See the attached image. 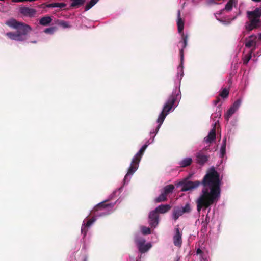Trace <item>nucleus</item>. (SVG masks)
Segmentation results:
<instances>
[{"label": "nucleus", "mask_w": 261, "mask_h": 261, "mask_svg": "<svg viewBox=\"0 0 261 261\" xmlns=\"http://www.w3.org/2000/svg\"><path fill=\"white\" fill-rule=\"evenodd\" d=\"M189 175L182 183V191H187L203 186L201 193L196 201L197 211L200 213L201 210H206L219 200L221 195V180L219 173L214 167L211 168L203 177L201 182L188 181Z\"/></svg>", "instance_id": "obj_1"}, {"label": "nucleus", "mask_w": 261, "mask_h": 261, "mask_svg": "<svg viewBox=\"0 0 261 261\" xmlns=\"http://www.w3.org/2000/svg\"><path fill=\"white\" fill-rule=\"evenodd\" d=\"M6 24L8 26L17 30V32H10L6 34V35L11 40L23 41L27 39L26 36L32 31V28L21 22H19L14 18L7 21Z\"/></svg>", "instance_id": "obj_2"}, {"label": "nucleus", "mask_w": 261, "mask_h": 261, "mask_svg": "<svg viewBox=\"0 0 261 261\" xmlns=\"http://www.w3.org/2000/svg\"><path fill=\"white\" fill-rule=\"evenodd\" d=\"M180 91L176 88L173 90L172 94L168 97L161 113L158 117L157 122L159 124L156 128L155 133L159 130L168 113L173 107L176 106V102L180 98Z\"/></svg>", "instance_id": "obj_3"}, {"label": "nucleus", "mask_w": 261, "mask_h": 261, "mask_svg": "<svg viewBox=\"0 0 261 261\" xmlns=\"http://www.w3.org/2000/svg\"><path fill=\"white\" fill-rule=\"evenodd\" d=\"M148 145L147 144L144 145L140 149L139 152L135 155L133 158L130 167L128 168L127 174L125 175L124 178V182L125 184L126 181L128 182L129 179L128 177L130 175H132L135 171L137 170L139 167V164L140 162L141 158L143 155L145 150L147 148Z\"/></svg>", "instance_id": "obj_4"}, {"label": "nucleus", "mask_w": 261, "mask_h": 261, "mask_svg": "<svg viewBox=\"0 0 261 261\" xmlns=\"http://www.w3.org/2000/svg\"><path fill=\"white\" fill-rule=\"evenodd\" d=\"M258 10L247 12V16L249 20L246 22L245 28L247 31H251L254 29H256L261 26V20L259 15L260 13Z\"/></svg>", "instance_id": "obj_5"}, {"label": "nucleus", "mask_w": 261, "mask_h": 261, "mask_svg": "<svg viewBox=\"0 0 261 261\" xmlns=\"http://www.w3.org/2000/svg\"><path fill=\"white\" fill-rule=\"evenodd\" d=\"M180 11L179 10L177 14V24L178 27V31L179 33H181L182 40L179 43H182V48L180 49V56L181 59V64H182L184 60V49L186 47L188 43V35L184 34L183 30L184 27V21L180 16Z\"/></svg>", "instance_id": "obj_6"}, {"label": "nucleus", "mask_w": 261, "mask_h": 261, "mask_svg": "<svg viewBox=\"0 0 261 261\" xmlns=\"http://www.w3.org/2000/svg\"><path fill=\"white\" fill-rule=\"evenodd\" d=\"M192 211L190 204L187 203L184 206H175L173 211V218L174 220H177L180 216L184 214H189Z\"/></svg>", "instance_id": "obj_7"}, {"label": "nucleus", "mask_w": 261, "mask_h": 261, "mask_svg": "<svg viewBox=\"0 0 261 261\" xmlns=\"http://www.w3.org/2000/svg\"><path fill=\"white\" fill-rule=\"evenodd\" d=\"M135 242L137 246L139 251L141 253L146 252L151 247L150 243L145 244V240L142 238L136 237L135 239Z\"/></svg>", "instance_id": "obj_8"}, {"label": "nucleus", "mask_w": 261, "mask_h": 261, "mask_svg": "<svg viewBox=\"0 0 261 261\" xmlns=\"http://www.w3.org/2000/svg\"><path fill=\"white\" fill-rule=\"evenodd\" d=\"M19 12L23 16L32 18L35 16L37 11L34 8L22 6L19 7Z\"/></svg>", "instance_id": "obj_9"}, {"label": "nucleus", "mask_w": 261, "mask_h": 261, "mask_svg": "<svg viewBox=\"0 0 261 261\" xmlns=\"http://www.w3.org/2000/svg\"><path fill=\"white\" fill-rule=\"evenodd\" d=\"M175 233L173 236L174 245L178 247H180L182 244V232L180 231L178 225L175 228Z\"/></svg>", "instance_id": "obj_10"}, {"label": "nucleus", "mask_w": 261, "mask_h": 261, "mask_svg": "<svg viewBox=\"0 0 261 261\" xmlns=\"http://www.w3.org/2000/svg\"><path fill=\"white\" fill-rule=\"evenodd\" d=\"M149 223L151 227H155L159 223V216L154 210L150 212L149 214Z\"/></svg>", "instance_id": "obj_11"}, {"label": "nucleus", "mask_w": 261, "mask_h": 261, "mask_svg": "<svg viewBox=\"0 0 261 261\" xmlns=\"http://www.w3.org/2000/svg\"><path fill=\"white\" fill-rule=\"evenodd\" d=\"M208 158L209 156L201 151L196 154V162L200 165H203L208 161Z\"/></svg>", "instance_id": "obj_12"}, {"label": "nucleus", "mask_w": 261, "mask_h": 261, "mask_svg": "<svg viewBox=\"0 0 261 261\" xmlns=\"http://www.w3.org/2000/svg\"><path fill=\"white\" fill-rule=\"evenodd\" d=\"M107 201H104L98 203V204H97L94 207L93 211L95 212H97L98 211L105 210V208H106L107 207L112 208L114 206V204H112V203L106 204V202Z\"/></svg>", "instance_id": "obj_13"}, {"label": "nucleus", "mask_w": 261, "mask_h": 261, "mask_svg": "<svg viewBox=\"0 0 261 261\" xmlns=\"http://www.w3.org/2000/svg\"><path fill=\"white\" fill-rule=\"evenodd\" d=\"M95 220L96 219L94 217H92L91 219H89L86 223L82 225L81 228V233L83 234L84 237L86 235L88 227H89Z\"/></svg>", "instance_id": "obj_14"}, {"label": "nucleus", "mask_w": 261, "mask_h": 261, "mask_svg": "<svg viewBox=\"0 0 261 261\" xmlns=\"http://www.w3.org/2000/svg\"><path fill=\"white\" fill-rule=\"evenodd\" d=\"M256 36L255 35H250L249 38L246 39L245 46L247 48L255 47L256 43Z\"/></svg>", "instance_id": "obj_15"}, {"label": "nucleus", "mask_w": 261, "mask_h": 261, "mask_svg": "<svg viewBox=\"0 0 261 261\" xmlns=\"http://www.w3.org/2000/svg\"><path fill=\"white\" fill-rule=\"evenodd\" d=\"M171 208V206L169 204H161L157 206L154 211L159 214H165L168 212Z\"/></svg>", "instance_id": "obj_16"}, {"label": "nucleus", "mask_w": 261, "mask_h": 261, "mask_svg": "<svg viewBox=\"0 0 261 261\" xmlns=\"http://www.w3.org/2000/svg\"><path fill=\"white\" fill-rule=\"evenodd\" d=\"M216 129L213 128L208 133V135L204 138L206 143H211L216 140Z\"/></svg>", "instance_id": "obj_17"}, {"label": "nucleus", "mask_w": 261, "mask_h": 261, "mask_svg": "<svg viewBox=\"0 0 261 261\" xmlns=\"http://www.w3.org/2000/svg\"><path fill=\"white\" fill-rule=\"evenodd\" d=\"M51 17L49 16L46 15L40 19L39 24L43 26H47L51 22Z\"/></svg>", "instance_id": "obj_18"}, {"label": "nucleus", "mask_w": 261, "mask_h": 261, "mask_svg": "<svg viewBox=\"0 0 261 261\" xmlns=\"http://www.w3.org/2000/svg\"><path fill=\"white\" fill-rule=\"evenodd\" d=\"M174 188V186L173 185L170 184L165 186L162 192L167 196L169 194L172 193Z\"/></svg>", "instance_id": "obj_19"}, {"label": "nucleus", "mask_w": 261, "mask_h": 261, "mask_svg": "<svg viewBox=\"0 0 261 261\" xmlns=\"http://www.w3.org/2000/svg\"><path fill=\"white\" fill-rule=\"evenodd\" d=\"M167 200V196L162 192L161 194L154 200L155 203H160Z\"/></svg>", "instance_id": "obj_20"}, {"label": "nucleus", "mask_w": 261, "mask_h": 261, "mask_svg": "<svg viewBox=\"0 0 261 261\" xmlns=\"http://www.w3.org/2000/svg\"><path fill=\"white\" fill-rule=\"evenodd\" d=\"M72 3L70 5L71 8H78L83 5L86 0H71Z\"/></svg>", "instance_id": "obj_21"}, {"label": "nucleus", "mask_w": 261, "mask_h": 261, "mask_svg": "<svg viewBox=\"0 0 261 261\" xmlns=\"http://www.w3.org/2000/svg\"><path fill=\"white\" fill-rule=\"evenodd\" d=\"M67 6V4L64 3H54L49 4L46 5L48 8L59 7L60 8H64Z\"/></svg>", "instance_id": "obj_22"}, {"label": "nucleus", "mask_w": 261, "mask_h": 261, "mask_svg": "<svg viewBox=\"0 0 261 261\" xmlns=\"http://www.w3.org/2000/svg\"><path fill=\"white\" fill-rule=\"evenodd\" d=\"M192 159L190 158H187L182 160L180 163V166L181 167H185L189 166L192 163Z\"/></svg>", "instance_id": "obj_23"}, {"label": "nucleus", "mask_w": 261, "mask_h": 261, "mask_svg": "<svg viewBox=\"0 0 261 261\" xmlns=\"http://www.w3.org/2000/svg\"><path fill=\"white\" fill-rule=\"evenodd\" d=\"M236 110L231 107L227 111L226 114L225 115V119L228 121L230 117L236 112Z\"/></svg>", "instance_id": "obj_24"}, {"label": "nucleus", "mask_w": 261, "mask_h": 261, "mask_svg": "<svg viewBox=\"0 0 261 261\" xmlns=\"http://www.w3.org/2000/svg\"><path fill=\"white\" fill-rule=\"evenodd\" d=\"M233 4L234 0H229L226 4L224 10H226L227 11H231L233 8Z\"/></svg>", "instance_id": "obj_25"}, {"label": "nucleus", "mask_w": 261, "mask_h": 261, "mask_svg": "<svg viewBox=\"0 0 261 261\" xmlns=\"http://www.w3.org/2000/svg\"><path fill=\"white\" fill-rule=\"evenodd\" d=\"M229 93V91L226 88H224L222 91L219 94V96L226 98L228 97Z\"/></svg>", "instance_id": "obj_26"}, {"label": "nucleus", "mask_w": 261, "mask_h": 261, "mask_svg": "<svg viewBox=\"0 0 261 261\" xmlns=\"http://www.w3.org/2000/svg\"><path fill=\"white\" fill-rule=\"evenodd\" d=\"M58 25L60 27H62L63 28H68L70 27V25L69 24V23L67 21H64V20H60L58 23Z\"/></svg>", "instance_id": "obj_27"}, {"label": "nucleus", "mask_w": 261, "mask_h": 261, "mask_svg": "<svg viewBox=\"0 0 261 261\" xmlns=\"http://www.w3.org/2000/svg\"><path fill=\"white\" fill-rule=\"evenodd\" d=\"M57 28L56 27H50L46 28L44 30V32L46 34H53L56 30Z\"/></svg>", "instance_id": "obj_28"}, {"label": "nucleus", "mask_w": 261, "mask_h": 261, "mask_svg": "<svg viewBox=\"0 0 261 261\" xmlns=\"http://www.w3.org/2000/svg\"><path fill=\"white\" fill-rule=\"evenodd\" d=\"M226 138L223 140V144L221 148V153L222 156L225 154L226 151Z\"/></svg>", "instance_id": "obj_29"}, {"label": "nucleus", "mask_w": 261, "mask_h": 261, "mask_svg": "<svg viewBox=\"0 0 261 261\" xmlns=\"http://www.w3.org/2000/svg\"><path fill=\"white\" fill-rule=\"evenodd\" d=\"M141 230L143 234H149L151 233L150 228L145 226H143Z\"/></svg>", "instance_id": "obj_30"}, {"label": "nucleus", "mask_w": 261, "mask_h": 261, "mask_svg": "<svg viewBox=\"0 0 261 261\" xmlns=\"http://www.w3.org/2000/svg\"><path fill=\"white\" fill-rule=\"evenodd\" d=\"M241 103V100L240 99H238L233 103V105L231 107L237 111V109L240 107Z\"/></svg>", "instance_id": "obj_31"}, {"label": "nucleus", "mask_w": 261, "mask_h": 261, "mask_svg": "<svg viewBox=\"0 0 261 261\" xmlns=\"http://www.w3.org/2000/svg\"><path fill=\"white\" fill-rule=\"evenodd\" d=\"M251 57V54L248 55H246L243 58V64L246 65Z\"/></svg>", "instance_id": "obj_32"}, {"label": "nucleus", "mask_w": 261, "mask_h": 261, "mask_svg": "<svg viewBox=\"0 0 261 261\" xmlns=\"http://www.w3.org/2000/svg\"><path fill=\"white\" fill-rule=\"evenodd\" d=\"M93 6L90 3H88L85 7V11H88Z\"/></svg>", "instance_id": "obj_33"}, {"label": "nucleus", "mask_w": 261, "mask_h": 261, "mask_svg": "<svg viewBox=\"0 0 261 261\" xmlns=\"http://www.w3.org/2000/svg\"><path fill=\"white\" fill-rule=\"evenodd\" d=\"M209 222H210V217L208 216V214H207L206 215V217H205L204 221H203L202 222H204V223L208 224Z\"/></svg>", "instance_id": "obj_34"}, {"label": "nucleus", "mask_w": 261, "mask_h": 261, "mask_svg": "<svg viewBox=\"0 0 261 261\" xmlns=\"http://www.w3.org/2000/svg\"><path fill=\"white\" fill-rule=\"evenodd\" d=\"M220 100H221V99H220V97L219 96L217 97L216 100L214 101V105H216L220 101Z\"/></svg>", "instance_id": "obj_35"}, {"label": "nucleus", "mask_w": 261, "mask_h": 261, "mask_svg": "<svg viewBox=\"0 0 261 261\" xmlns=\"http://www.w3.org/2000/svg\"><path fill=\"white\" fill-rule=\"evenodd\" d=\"M99 0H91L89 3H90L92 5H95Z\"/></svg>", "instance_id": "obj_36"}, {"label": "nucleus", "mask_w": 261, "mask_h": 261, "mask_svg": "<svg viewBox=\"0 0 261 261\" xmlns=\"http://www.w3.org/2000/svg\"><path fill=\"white\" fill-rule=\"evenodd\" d=\"M202 251L200 248H198L196 250V254H202Z\"/></svg>", "instance_id": "obj_37"}, {"label": "nucleus", "mask_w": 261, "mask_h": 261, "mask_svg": "<svg viewBox=\"0 0 261 261\" xmlns=\"http://www.w3.org/2000/svg\"><path fill=\"white\" fill-rule=\"evenodd\" d=\"M207 224H207V223H204V222H202L201 225H202V228H204V229L206 228Z\"/></svg>", "instance_id": "obj_38"}, {"label": "nucleus", "mask_w": 261, "mask_h": 261, "mask_svg": "<svg viewBox=\"0 0 261 261\" xmlns=\"http://www.w3.org/2000/svg\"><path fill=\"white\" fill-rule=\"evenodd\" d=\"M180 260V257L177 256L176 258H175V261H179Z\"/></svg>", "instance_id": "obj_39"}, {"label": "nucleus", "mask_w": 261, "mask_h": 261, "mask_svg": "<svg viewBox=\"0 0 261 261\" xmlns=\"http://www.w3.org/2000/svg\"><path fill=\"white\" fill-rule=\"evenodd\" d=\"M252 1L253 2H259L261 1V0H252Z\"/></svg>", "instance_id": "obj_40"}, {"label": "nucleus", "mask_w": 261, "mask_h": 261, "mask_svg": "<svg viewBox=\"0 0 261 261\" xmlns=\"http://www.w3.org/2000/svg\"><path fill=\"white\" fill-rule=\"evenodd\" d=\"M258 39L261 40V33L259 34Z\"/></svg>", "instance_id": "obj_41"}, {"label": "nucleus", "mask_w": 261, "mask_h": 261, "mask_svg": "<svg viewBox=\"0 0 261 261\" xmlns=\"http://www.w3.org/2000/svg\"><path fill=\"white\" fill-rule=\"evenodd\" d=\"M219 109V112H220V113H219V116H221V111H220V108H218Z\"/></svg>", "instance_id": "obj_42"}, {"label": "nucleus", "mask_w": 261, "mask_h": 261, "mask_svg": "<svg viewBox=\"0 0 261 261\" xmlns=\"http://www.w3.org/2000/svg\"><path fill=\"white\" fill-rule=\"evenodd\" d=\"M84 261H87V258L86 257H85Z\"/></svg>", "instance_id": "obj_43"}, {"label": "nucleus", "mask_w": 261, "mask_h": 261, "mask_svg": "<svg viewBox=\"0 0 261 261\" xmlns=\"http://www.w3.org/2000/svg\"><path fill=\"white\" fill-rule=\"evenodd\" d=\"M32 43H35L36 42V41H32Z\"/></svg>", "instance_id": "obj_44"}]
</instances>
